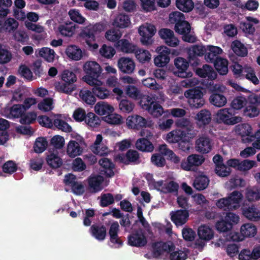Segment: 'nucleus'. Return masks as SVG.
I'll return each instance as SVG.
<instances>
[{"mask_svg":"<svg viewBox=\"0 0 260 260\" xmlns=\"http://www.w3.org/2000/svg\"><path fill=\"white\" fill-rule=\"evenodd\" d=\"M196 74L202 78H207L211 81L217 77V74L213 68L208 65L205 64L202 68H198L196 70Z\"/></svg>","mask_w":260,"mask_h":260,"instance_id":"obj_26","label":"nucleus"},{"mask_svg":"<svg viewBox=\"0 0 260 260\" xmlns=\"http://www.w3.org/2000/svg\"><path fill=\"white\" fill-rule=\"evenodd\" d=\"M245 196L249 201H254L260 200V188L255 186L247 188Z\"/></svg>","mask_w":260,"mask_h":260,"instance_id":"obj_43","label":"nucleus"},{"mask_svg":"<svg viewBox=\"0 0 260 260\" xmlns=\"http://www.w3.org/2000/svg\"><path fill=\"white\" fill-rule=\"evenodd\" d=\"M53 125L58 129L65 132H70L72 131L71 126L66 121L59 118L54 119L53 122Z\"/></svg>","mask_w":260,"mask_h":260,"instance_id":"obj_56","label":"nucleus"},{"mask_svg":"<svg viewBox=\"0 0 260 260\" xmlns=\"http://www.w3.org/2000/svg\"><path fill=\"white\" fill-rule=\"evenodd\" d=\"M240 232L243 237H254L257 229L252 223H245L241 226Z\"/></svg>","mask_w":260,"mask_h":260,"instance_id":"obj_42","label":"nucleus"},{"mask_svg":"<svg viewBox=\"0 0 260 260\" xmlns=\"http://www.w3.org/2000/svg\"><path fill=\"white\" fill-rule=\"evenodd\" d=\"M204 159L202 156L198 154H191L189 155L186 159H183L181 162V169L185 171H190L193 167L201 165Z\"/></svg>","mask_w":260,"mask_h":260,"instance_id":"obj_15","label":"nucleus"},{"mask_svg":"<svg viewBox=\"0 0 260 260\" xmlns=\"http://www.w3.org/2000/svg\"><path fill=\"white\" fill-rule=\"evenodd\" d=\"M259 111L256 105L249 104L243 111V115L249 117H254L258 115Z\"/></svg>","mask_w":260,"mask_h":260,"instance_id":"obj_60","label":"nucleus"},{"mask_svg":"<svg viewBox=\"0 0 260 260\" xmlns=\"http://www.w3.org/2000/svg\"><path fill=\"white\" fill-rule=\"evenodd\" d=\"M37 119V114L34 112L23 113L20 117L19 122L22 124L29 125L34 123Z\"/></svg>","mask_w":260,"mask_h":260,"instance_id":"obj_55","label":"nucleus"},{"mask_svg":"<svg viewBox=\"0 0 260 260\" xmlns=\"http://www.w3.org/2000/svg\"><path fill=\"white\" fill-rule=\"evenodd\" d=\"M79 96L85 103L89 105H93L96 102V98L92 92L88 89H83L80 91Z\"/></svg>","mask_w":260,"mask_h":260,"instance_id":"obj_39","label":"nucleus"},{"mask_svg":"<svg viewBox=\"0 0 260 260\" xmlns=\"http://www.w3.org/2000/svg\"><path fill=\"white\" fill-rule=\"evenodd\" d=\"M136 56L139 62L144 63L149 62L151 59V54L150 52L146 50H139L135 52Z\"/></svg>","mask_w":260,"mask_h":260,"instance_id":"obj_57","label":"nucleus"},{"mask_svg":"<svg viewBox=\"0 0 260 260\" xmlns=\"http://www.w3.org/2000/svg\"><path fill=\"white\" fill-rule=\"evenodd\" d=\"M46 162L48 165L52 169H57L62 165V160L57 154L51 153L46 157Z\"/></svg>","mask_w":260,"mask_h":260,"instance_id":"obj_40","label":"nucleus"},{"mask_svg":"<svg viewBox=\"0 0 260 260\" xmlns=\"http://www.w3.org/2000/svg\"><path fill=\"white\" fill-rule=\"evenodd\" d=\"M66 53L69 58L74 60H79L83 56L81 49L76 45L68 46L66 50Z\"/></svg>","mask_w":260,"mask_h":260,"instance_id":"obj_33","label":"nucleus"},{"mask_svg":"<svg viewBox=\"0 0 260 260\" xmlns=\"http://www.w3.org/2000/svg\"><path fill=\"white\" fill-rule=\"evenodd\" d=\"M209 181V179L206 175H199L194 180L193 186L198 190H203L208 187Z\"/></svg>","mask_w":260,"mask_h":260,"instance_id":"obj_38","label":"nucleus"},{"mask_svg":"<svg viewBox=\"0 0 260 260\" xmlns=\"http://www.w3.org/2000/svg\"><path fill=\"white\" fill-rule=\"evenodd\" d=\"M83 70L86 74L83 79L88 84L94 85L99 81L98 78L100 77L102 69L96 62L87 61L83 66Z\"/></svg>","mask_w":260,"mask_h":260,"instance_id":"obj_4","label":"nucleus"},{"mask_svg":"<svg viewBox=\"0 0 260 260\" xmlns=\"http://www.w3.org/2000/svg\"><path fill=\"white\" fill-rule=\"evenodd\" d=\"M117 66L121 72L126 74H133L136 67L134 60L131 58L125 57L119 58Z\"/></svg>","mask_w":260,"mask_h":260,"instance_id":"obj_16","label":"nucleus"},{"mask_svg":"<svg viewBox=\"0 0 260 260\" xmlns=\"http://www.w3.org/2000/svg\"><path fill=\"white\" fill-rule=\"evenodd\" d=\"M216 70L221 75H226L228 72V61L226 59L219 57L212 62Z\"/></svg>","mask_w":260,"mask_h":260,"instance_id":"obj_35","label":"nucleus"},{"mask_svg":"<svg viewBox=\"0 0 260 260\" xmlns=\"http://www.w3.org/2000/svg\"><path fill=\"white\" fill-rule=\"evenodd\" d=\"M12 5V0H0V17H6L9 13V8Z\"/></svg>","mask_w":260,"mask_h":260,"instance_id":"obj_59","label":"nucleus"},{"mask_svg":"<svg viewBox=\"0 0 260 260\" xmlns=\"http://www.w3.org/2000/svg\"><path fill=\"white\" fill-rule=\"evenodd\" d=\"M122 36L121 32L118 29H111L108 30L105 34V38L111 42L119 41Z\"/></svg>","mask_w":260,"mask_h":260,"instance_id":"obj_52","label":"nucleus"},{"mask_svg":"<svg viewBox=\"0 0 260 260\" xmlns=\"http://www.w3.org/2000/svg\"><path fill=\"white\" fill-rule=\"evenodd\" d=\"M127 243L130 246L136 247L145 246L147 240L142 229L136 230L128 236Z\"/></svg>","mask_w":260,"mask_h":260,"instance_id":"obj_10","label":"nucleus"},{"mask_svg":"<svg viewBox=\"0 0 260 260\" xmlns=\"http://www.w3.org/2000/svg\"><path fill=\"white\" fill-rule=\"evenodd\" d=\"M176 6L183 12H189L194 8V3L192 0H176Z\"/></svg>","mask_w":260,"mask_h":260,"instance_id":"obj_41","label":"nucleus"},{"mask_svg":"<svg viewBox=\"0 0 260 260\" xmlns=\"http://www.w3.org/2000/svg\"><path fill=\"white\" fill-rule=\"evenodd\" d=\"M15 41L24 44L29 40L28 36L27 33L23 30H18L14 32L13 36Z\"/></svg>","mask_w":260,"mask_h":260,"instance_id":"obj_61","label":"nucleus"},{"mask_svg":"<svg viewBox=\"0 0 260 260\" xmlns=\"http://www.w3.org/2000/svg\"><path fill=\"white\" fill-rule=\"evenodd\" d=\"M174 63L175 67L174 74L175 76L182 78H188L192 76L191 72H187L189 62L186 59L177 57L174 59Z\"/></svg>","mask_w":260,"mask_h":260,"instance_id":"obj_9","label":"nucleus"},{"mask_svg":"<svg viewBox=\"0 0 260 260\" xmlns=\"http://www.w3.org/2000/svg\"><path fill=\"white\" fill-rule=\"evenodd\" d=\"M158 55L154 59L155 66L158 67L166 66L170 61V49L167 47L161 46L156 49Z\"/></svg>","mask_w":260,"mask_h":260,"instance_id":"obj_13","label":"nucleus"},{"mask_svg":"<svg viewBox=\"0 0 260 260\" xmlns=\"http://www.w3.org/2000/svg\"><path fill=\"white\" fill-rule=\"evenodd\" d=\"M175 32L182 36V40L190 43H195L197 41V37L195 35L191 32V26L189 23L183 19L179 23H177L174 26Z\"/></svg>","mask_w":260,"mask_h":260,"instance_id":"obj_6","label":"nucleus"},{"mask_svg":"<svg viewBox=\"0 0 260 260\" xmlns=\"http://www.w3.org/2000/svg\"><path fill=\"white\" fill-rule=\"evenodd\" d=\"M231 47L234 52L239 56L244 57L248 54L247 48L239 40L234 41Z\"/></svg>","mask_w":260,"mask_h":260,"instance_id":"obj_37","label":"nucleus"},{"mask_svg":"<svg viewBox=\"0 0 260 260\" xmlns=\"http://www.w3.org/2000/svg\"><path fill=\"white\" fill-rule=\"evenodd\" d=\"M93 86L92 89L94 96L101 99H104L110 95V91L106 88L96 85V83Z\"/></svg>","mask_w":260,"mask_h":260,"instance_id":"obj_44","label":"nucleus"},{"mask_svg":"<svg viewBox=\"0 0 260 260\" xmlns=\"http://www.w3.org/2000/svg\"><path fill=\"white\" fill-rule=\"evenodd\" d=\"M99 164L101 166L100 173L107 178H111L114 176L113 169L115 165L108 158H103L99 160Z\"/></svg>","mask_w":260,"mask_h":260,"instance_id":"obj_17","label":"nucleus"},{"mask_svg":"<svg viewBox=\"0 0 260 260\" xmlns=\"http://www.w3.org/2000/svg\"><path fill=\"white\" fill-rule=\"evenodd\" d=\"M235 112L232 108H223L218 111L217 118L220 122L228 125H234L241 122L242 118L235 116Z\"/></svg>","mask_w":260,"mask_h":260,"instance_id":"obj_7","label":"nucleus"},{"mask_svg":"<svg viewBox=\"0 0 260 260\" xmlns=\"http://www.w3.org/2000/svg\"><path fill=\"white\" fill-rule=\"evenodd\" d=\"M114 23L118 27L125 28L130 23V19L128 15L121 14L115 18Z\"/></svg>","mask_w":260,"mask_h":260,"instance_id":"obj_48","label":"nucleus"},{"mask_svg":"<svg viewBox=\"0 0 260 260\" xmlns=\"http://www.w3.org/2000/svg\"><path fill=\"white\" fill-rule=\"evenodd\" d=\"M91 234L99 241L104 240L106 236L107 231L104 225L93 224L90 228Z\"/></svg>","mask_w":260,"mask_h":260,"instance_id":"obj_30","label":"nucleus"},{"mask_svg":"<svg viewBox=\"0 0 260 260\" xmlns=\"http://www.w3.org/2000/svg\"><path fill=\"white\" fill-rule=\"evenodd\" d=\"M61 79L63 82L73 84L77 80L75 73L69 70H64L61 74Z\"/></svg>","mask_w":260,"mask_h":260,"instance_id":"obj_64","label":"nucleus"},{"mask_svg":"<svg viewBox=\"0 0 260 260\" xmlns=\"http://www.w3.org/2000/svg\"><path fill=\"white\" fill-rule=\"evenodd\" d=\"M198 234L200 239L205 241L211 240L214 236L212 229L206 225H202L199 227Z\"/></svg>","mask_w":260,"mask_h":260,"instance_id":"obj_34","label":"nucleus"},{"mask_svg":"<svg viewBox=\"0 0 260 260\" xmlns=\"http://www.w3.org/2000/svg\"><path fill=\"white\" fill-rule=\"evenodd\" d=\"M104 25L100 23L88 26L81 32L80 36L85 40L89 48L96 49L99 46L95 42V37L104 30Z\"/></svg>","mask_w":260,"mask_h":260,"instance_id":"obj_2","label":"nucleus"},{"mask_svg":"<svg viewBox=\"0 0 260 260\" xmlns=\"http://www.w3.org/2000/svg\"><path fill=\"white\" fill-rule=\"evenodd\" d=\"M117 158L119 161L124 165H127L131 163H139V153L135 150H128L125 154H119Z\"/></svg>","mask_w":260,"mask_h":260,"instance_id":"obj_19","label":"nucleus"},{"mask_svg":"<svg viewBox=\"0 0 260 260\" xmlns=\"http://www.w3.org/2000/svg\"><path fill=\"white\" fill-rule=\"evenodd\" d=\"M126 124L128 128L139 129L142 127H146L147 121L145 118L140 115H134L127 118Z\"/></svg>","mask_w":260,"mask_h":260,"instance_id":"obj_20","label":"nucleus"},{"mask_svg":"<svg viewBox=\"0 0 260 260\" xmlns=\"http://www.w3.org/2000/svg\"><path fill=\"white\" fill-rule=\"evenodd\" d=\"M184 95L187 99L188 103L191 108H200L205 104L203 92L198 88L187 90L184 92Z\"/></svg>","mask_w":260,"mask_h":260,"instance_id":"obj_5","label":"nucleus"},{"mask_svg":"<svg viewBox=\"0 0 260 260\" xmlns=\"http://www.w3.org/2000/svg\"><path fill=\"white\" fill-rule=\"evenodd\" d=\"M114 203V196L111 193L102 194L100 205L102 207H106Z\"/></svg>","mask_w":260,"mask_h":260,"instance_id":"obj_62","label":"nucleus"},{"mask_svg":"<svg viewBox=\"0 0 260 260\" xmlns=\"http://www.w3.org/2000/svg\"><path fill=\"white\" fill-rule=\"evenodd\" d=\"M140 101L139 104L140 106L144 110H150L153 105L155 103L153 101L152 98L149 95H143L142 94V98H140Z\"/></svg>","mask_w":260,"mask_h":260,"instance_id":"obj_51","label":"nucleus"},{"mask_svg":"<svg viewBox=\"0 0 260 260\" xmlns=\"http://www.w3.org/2000/svg\"><path fill=\"white\" fill-rule=\"evenodd\" d=\"M153 256L157 258H162L166 253L169 254L170 260H185L187 257V251L178 249L175 250V246L171 242L159 241L152 245Z\"/></svg>","mask_w":260,"mask_h":260,"instance_id":"obj_1","label":"nucleus"},{"mask_svg":"<svg viewBox=\"0 0 260 260\" xmlns=\"http://www.w3.org/2000/svg\"><path fill=\"white\" fill-rule=\"evenodd\" d=\"M48 145V142L43 137L38 138L34 144V149L35 152L42 153L45 150Z\"/></svg>","mask_w":260,"mask_h":260,"instance_id":"obj_47","label":"nucleus"},{"mask_svg":"<svg viewBox=\"0 0 260 260\" xmlns=\"http://www.w3.org/2000/svg\"><path fill=\"white\" fill-rule=\"evenodd\" d=\"M212 140L207 135H203L196 140V150L201 154L209 153L212 150Z\"/></svg>","mask_w":260,"mask_h":260,"instance_id":"obj_11","label":"nucleus"},{"mask_svg":"<svg viewBox=\"0 0 260 260\" xmlns=\"http://www.w3.org/2000/svg\"><path fill=\"white\" fill-rule=\"evenodd\" d=\"M136 147L142 152H152L154 150L153 144L146 138L139 139L136 143Z\"/></svg>","mask_w":260,"mask_h":260,"instance_id":"obj_36","label":"nucleus"},{"mask_svg":"<svg viewBox=\"0 0 260 260\" xmlns=\"http://www.w3.org/2000/svg\"><path fill=\"white\" fill-rule=\"evenodd\" d=\"M126 93L129 98L135 100H139L142 95L139 88L134 85H131L126 86Z\"/></svg>","mask_w":260,"mask_h":260,"instance_id":"obj_50","label":"nucleus"},{"mask_svg":"<svg viewBox=\"0 0 260 260\" xmlns=\"http://www.w3.org/2000/svg\"><path fill=\"white\" fill-rule=\"evenodd\" d=\"M242 199V194L239 191L235 190L228 197L218 200L216 204L219 208L224 210H233L240 206Z\"/></svg>","mask_w":260,"mask_h":260,"instance_id":"obj_3","label":"nucleus"},{"mask_svg":"<svg viewBox=\"0 0 260 260\" xmlns=\"http://www.w3.org/2000/svg\"><path fill=\"white\" fill-rule=\"evenodd\" d=\"M216 228L219 232H226L232 229V224L225 218L216 222Z\"/></svg>","mask_w":260,"mask_h":260,"instance_id":"obj_63","label":"nucleus"},{"mask_svg":"<svg viewBox=\"0 0 260 260\" xmlns=\"http://www.w3.org/2000/svg\"><path fill=\"white\" fill-rule=\"evenodd\" d=\"M207 46L202 45H193L188 52V58L189 62L192 66H198L199 64L200 60L197 58L198 56H205Z\"/></svg>","mask_w":260,"mask_h":260,"instance_id":"obj_12","label":"nucleus"},{"mask_svg":"<svg viewBox=\"0 0 260 260\" xmlns=\"http://www.w3.org/2000/svg\"><path fill=\"white\" fill-rule=\"evenodd\" d=\"M252 130L251 126L248 123H245L239 125L238 132L244 143H249L255 139V137H252L254 136V134H252Z\"/></svg>","mask_w":260,"mask_h":260,"instance_id":"obj_24","label":"nucleus"},{"mask_svg":"<svg viewBox=\"0 0 260 260\" xmlns=\"http://www.w3.org/2000/svg\"><path fill=\"white\" fill-rule=\"evenodd\" d=\"M222 53V50L221 48L212 45H208L205 59L207 62L212 63L220 57L219 55Z\"/></svg>","mask_w":260,"mask_h":260,"instance_id":"obj_25","label":"nucleus"},{"mask_svg":"<svg viewBox=\"0 0 260 260\" xmlns=\"http://www.w3.org/2000/svg\"><path fill=\"white\" fill-rule=\"evenodd\" d=\"M116 47L121 52L126 53H135L138 50L137 45L130 43L127 40L123 39L117 42Z\"/></svg>","mask_w":260,"mask_h":260,"instance_id":"obj_28","label":"nucleus"},{"mask_svg":"<svg viewBox=\"0 0 260 260\" xmlns=\"http://www.w3.org/2000/svg\"><path fill=\"white\" fill-rule=\"evenodd\" d=\"M104 181V178L101 175L90 177L88 179L89 189L91 192H98L103 189L102 183Z\"/></svg>","mask_w":260,"mask_h":260,"instance_id":"obj_27","label":"nucleus"},{"mask_svg":"<svg viewBox=\"0 0 260 260\" xmlns=\"http://www.w3.org/2000/svg\"><path fill=\"white\" fill-rule=\"evenodd\" d=\"M83 151V149L79 144L76 141L71 140L67 146V154L72 157L80 155Z\"/></svg>","mask_w":260,"mask_h":260,"instance_id":"obj_32","label":"nucleus"},{"mask_svg":"<svg viewBox=\"0 0 260 260\" xmlns=\"http://www.w3.org/2000/svg\"><path fill=\"white\" fill-rule=\"evenodd\" d=\"M187 133L184 131L176 129H174L167 135V140L171 143H178L186 137Z\"/></svg>","mask_w":260,"mask_h":260,"instance_id":"obj_29","label":"nucleus"},{"mask_svg":"<svg viewBox=\"0 0 260 260\" xmlns=\"http://www.w3.org/2000/svg\"><path fill=\"white\" fill-rule=\"evenodd\" d=\"M40 56L49 62H53L55 57V52L53 49L47 47L42 48L39 52Z\"/></svg>","mask_w":260,"mask_h":260,"instance_id":"obj_46","label":"nucleus"},{"mask_svg":"<svg viewBox=\"0 0 260 260\" xmlns=\"http://www.w3.org/2000/svg\"><path fill=\"white\" fill-rule=\"evenodd\" d=\"M225 87L215 84L212 89L211 94L209 98L210 103L217 107L224 106L227 102V99L223 93V89Z\"/></svg>","mask_w":260,"mask_h":260,"instance_id":"obj_8","label":"nucleus"},{"mask_svg":"<svg viewBox=\"0 0 260 260\" xmlns=\"http://www.w3.org/2000/svg\"><path fill=\"white\" fill-rule=\"evenodd\" d=\"M158 34L160 37L165 40L167 45L175 47L179 44V40L175 37L173 30L169 28H162L159 30Z\"/></svg>","mask_w":260,"mask_h":260,"instance_id":"obj_18","label":"nucleus"},{"mask_svg":"<svg viewBox=\"0 0 260 260\" xmlns=\"http://www.w3.org/2000/svg\"><path fill=\"white\" fill-rule=\"evenodd\" d=\"M85 122L88 125L96 127L100 124L101 120L100 118L94 113L89 112L87 114Z\"/></svg>","mask_w":260,"mask_h":260,"instance_id":"obj_54","label":"nucleus"},{"mask_svg":"<svg viewBox=\"0 0 260 260\" xmlns=\"http://www.w3.org/2000/svg\"><path fill=\"white\" fill-rule=\"evenodd\" d=\"M38 109L44 112L51 111L54 107L53 106V100L51 98H46L38 104Z\"/></svg>","mask_w":260,"mask_h":260,"instance_id":"obj_49","label":"nucleus"},{"mask_svg":"<svg viewBox=\"0 0 260 260\" xmlns=\"http://www.w3.org/2000/svg\"><path fill=\"white\" fill-rule=\"evenodd\" d=\"M175 124L177 127L185 129L189 134L188 132L191 131L193 126L189 120L187 118H181L177 119L175 122Z\"/></svg>","mask_w":260,"mask_h":260,"instance_id":"obj_58","label":"nucleus"},{"mask_svg":"<svg viewBox=\"0 0 260 260\" xmlns=\"http://www.w3.org/2000/svg\"><path fill=\"white\" fill-rule=\"evenodd\" d=\"M94 110L95 112L100 115L107 116L113 113L114 108L106 102H100L95 105Z\"/></svg>","mask_w":260,"mask_h":260,"instance_id":"obj_31","label":"nucleus"},{"mask_svg":"<svg viewBox=\"0 0 260 260\" xmlns=\"http://www.w3.org/2000/svg\"><path fill=\"white\" fill-rule=\"evenodd\" d=\"M241 210L243 216L249 220L256 221L260 219V212L254 205H244Z\"/></svg>","mask_w":260,"mask_h":260,"instance_id":"obj_21","label":"nucleus"},{"mask_svg":"<svg viewBox=\"0 0 260 260\" xmlns=\"http://www.w3.org/2000/svg\"><path fill=\"white\" fill-rule=\"evenodd\" d=\"M134 107V103L127 99H122L119 103V109L123 113H131Z\"/></svg>","mask_w":260,"mask_h":260,"instance_id":"obj_45","label":"nucleus"},{"mask_svg":"<svg viewBox=\"0 0 260 260\" xmlns=\"http://www.w3.org/2000/svg\"><path fill=\"white\" fill-rule=\"evenodd\" d=\"M139 32L141 36L142 44L144 45H149L153 42L152 37L156 32V28L153 25H149L147 27L141 26Z\"/></svg>","mask_w":260,"mask_h":260,"instance_id":"obj_14","label":"nucleus"},{"mask_svg":"<svg viewBox=\"0 0 260 260\" xmlns=\"http://www.w3.org/2000/svg\"><path fill=\"white\" fill-rule=\"evenodd\" d=\"M194 119L199 128H204L211 122V114L209 110L203 109L196 114Z\"/></svg>","mask_w":260,"mask_h":260,"instance_id":"obj_22","label":"nucleus"},{"mask_svg":"<svg viewBox=\"0 0 260 260\" xmlns=\"http://www.w3.org/2000/svg\"><path fill=\"white\" fill-rule=\"evenodd\" d=\"M247 103L245 97L243 96H238L235 98L231 103V107L234 111L235 110H239L246 105Z\"/></svg>","mask_w":260,"mask_h":260,"instance_id":"obj_53","label":"nucleus"},{"mask_svg":"<svg viewBox=\"0 0 260 260\" xmlns=\"http://www.w3.org/2000/svg\"><path fill=\"white\" fill-rule=\"evenodd\" d=\"M171 220L176 225L180 226L185 224L187 221L189 213L187 210H178L171 213Z\"/></svg>","mask_w":260,"mask_h":260,"instance_id":"obj_23","label":"nucleus"}]
</instances>
